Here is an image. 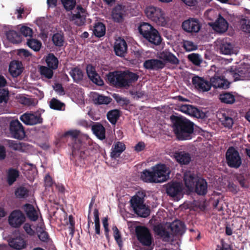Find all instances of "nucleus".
Masks as SVG:
<instances>
[{
	"label": "nucleus",
	"instance_id": "obj_1",
	"mask_svg": "<svg viewBox=\"0 0 250 250\" xmlns=\"http://www.w3.org/2000/svg\"><path fill=\"white\" fill-rule=\"evenodd\" d=\"M173 129L179 140H189L193 132L194 125L189 120L179 117L176 118L174 123Z\"/></svg>",
	"mask_w": 250,
	"mask_h": 250
},
{
	"label": "nucleus",
	"instance_id": "obj_2",
	"mask_svg": "<svg viewBox=\"0 0 250 250\" xmlns=\"http://www.w3.org/2000/svg\"><path fill=\"white\" fill-rule=\"evenodd\" d=\"M145 13L146 17L157 26L166 27L168 25L169 18L161 8L148 6L145 8Z\"/></svg>",
	"mask_w": 250,
	"mask_h": 250
},
{
	"label": "nucleus",
	"instance_id": "obj_3",
	"mask_svg": "<svg viewBox=\"0 0 250 250\" xmlns=\"http://www.w3.org/2000/svg\"><path fill=\"white\" fill-rule=\"evenodd\" d=\"M108 82L117 86L125 87L136 81L138 79V75L132 72H113L107 75Z\"/></svg>",
	"mask_w": 250,
	"mask_h": 250
},
{
	"label": "nucleus",
	"instance_id": "obj_4",
	"mask_svg": "<svg viewBox=\"0 0 250 250\" xmlns=\"http://www.w3.org/2000/svg\"><path fill=\"white\" fill-rule=\"evenodd\" d=\"M139 33L149 42L155 45H159L162 41V38L158 31L151 24L143 22L138 27Z\"/></svg>",
	"mask_w": 250,
	"mask_h": 250
},
{
	"label": "nucleus",
	"instance_id": "obj_5",
	"mask_svg": "<svg viewBox=\"0 0 250 250\" xmlns=\"http://www.w3.org/2000/svg\"><path fill=\"white\" fill-rule=\"evenodd\" d=\"M80 134V131L77 129L70 130L65 132L63 136L69 135L74 139L72 145V153L74 156H78L81 158H84V148L85 144L83 143L78 138Z\"/></svg>",
	"mask_w": 250,
	"mask_h": 250
},
{
	"label": "nucleus",
	"instance_id": "obj_6",
	"mask_svg": "<svg viewBox=\"0 0 250 250\" xmlns=\"http://www.w3.org/2000/svg\"><path fill=\"white\" fill-rule=\"evenodd\" d=\"M131 207L139 216L146 217L149 214V209L144 203L143 193L138 192L130 200Z\"/></svg>",
	"mask_w": 250,
	"mask_h": 250
},
{
	"label": "nucleus",
	"instance_id": "obj_7",
	"mask_svg": "<svg viewBox=\"0 0 250 250\" xmlns=\"http://www.w3.org/2000/svg\"><path fill=\"white\" fill-rule=\"evenodd\" d=\"M226 71L222 69L215 73L214 76L210 79L211 86L215 88L227 89L229 86L230 83L226 78L230 76L226 75Z\"/></svg>",
	"mask_w": 250,
	"mask_h": 250
},
{
	"label": "nucleus",
	"instance_id": "obj_8",
	"mask_svg": "<svg viewBox=\"0 0 250 250\" xmlns=\"http://www.w3.org/2000/svg\"><path fill=\"white\" fill-rule=\"evenodd\" d=\"M88 16L86 9L81 5H78L75 9L71 12L70 16V21L75 25L81 26L86 22V18Z\"/></svg>",
	"mask_w": 250,
	"mask_h": 250
},
{
	"label": "nucleus",
	"instance_id": "obj_9",
	"mask_svg": "<svg viewBox=\"0 0 250 250\" xmlns=\"http://www.w3.org/2000/svg\"><path fill=\"white\" fill-rule=\"evenodd\" d=\"M136 233L139 241L143 245L148 247L146 249H144L143 250H152V238L148 229L144 227H137Z\"/></svg>",
	"mask_w": 250,
	"mask_h": 250
},
{
	"label": "nucleus",
	"instance_id": "obj_10",
	"mask_svg": "<svg viewBox=\"0 0 250 250\" xmlns=\"http://www.w3.org/2000/svg\"><path fill=\"white\" fill-rule=\"evenodd\" d=\"M226 75H230L235 81L249 80L250 77V65L244 64L235 71L227 70Z\"/></svg>",
	"mask_w": 250,
	"mask_h": 250
},
{
	"label": "nucleus",
	"instance_id": "obj_11",
	"mask_svg": "<svg viewBox=\"0 0 250 250\" xmlns=\"http://www.w3.org/2000/svg\"><path fill=\"white\" fill-rule=\"evenodd\" d=\"M154 172L156 183H163L169 178L170 169L164 164H157L151 168Z\"/></svg>",
	"mask_w": 250,
	"mask_h": 250
},
{
	"label": "nucleus",
	"instance_id": "obj_12",
	"mask_svg": "<svg viewBox=\"0 0 250 250\" xmlns=\"http://www.w3.org/2000/svg\"><path fill=\"white\" fill-rule=\"evenodd\" d=\"M227 164L230 167L237 168L242 164V160L239 153L234 147H229L226 154Z\"/></svg>",
	"mask_w": 250,
	"mask_h": 250
},
{
	"label": "nucleus",
	"instance_id": "obj_13",
	"mask_svg": "<svg viewBox=\"0 0 250 250\" xmlns=\"http://www.w3.org/2000/svg\"><path fill=\"white\" fill-rule=\"evenodd\" d=\"M216 45L220 52L224 55L237 54L238 50L234 48L229 40L228 38L219 39L217 40Z\"/></svg>",
	"mask_w": 250,
	"mask_h": 250
},
{
	"label": "nucleus",
	"instance_id": "obj_14",
	"mask_svg": "<svg viewBox=\"0 0 250 250\" xmlns=\"http://www.w3.org/2000/svg\"><path fill=\"white\" fill-rule=\"evenodd\" d=\"M182 184L179 182H172L167 184L166 187L167 193L170 196L178 201L183 196Z\"/></svg>",
	"mask_w": 250,
	"mask_h": 250
},
{
	"label": "nucleus",
	"instance_id": "obj_15",
	"mask_svg": "<svg viewBox=\"0 0 250 250\" xmlns=\"http://www.w3.org/2000/svg\"><path fill=\"white\" fill-rule=\"evenodd\" d=\"M183 30L189 33H197L201 30L202 24L197 18H191L184 21L182 24Z\"/></svg>",
	"mask_w": 250,
	"mask_h": 250
},
{
	"label": "nucleus",
	"instance_id": "obj_16",
	"mask_svg": "<svg viewBox=\"0 0 250 250\" xmlns=\"http://www.w3.org/2000/svg\"><path fill=\"white\" fill-rule=\"evenodd\" d=\"M20 120L25 125H33L42 123L41 114L38 112H26L20 117Z\"/></svg>",
	"mask_w": 250,
	"mask_h": 250
},
{
	"label": "nucleus",
	"instance_id": "obj_17",
	"mask_svg": "<svg viewBox=\"0 0 250 250\" xmlns=\"http://www.w3.org/2000/svg\"><path fill=\"white\" fill-rule=\"evenodd\" d=\"M9 130L12 136L14 138L21 140L25 136L22 125L18 120L10 122Z\"/></svg>",
	"mask_w": 250,
	"mask_h": 250
},
{
	"label": "nucleus",
	"instance_id": "obj_18",
	"mask_svg": "<svg viewBox=\"0 0 250 250\" xmlns=\"http://www.w3.org/2000/svg\"><path fill=\"white\" fill-rule=\"evenodd\" d=\"M25 216L19 210H14L11 212L9 216V223L13 227L18 228L25 221Z\"/></svg>",
	"mask_w": 250,
	"mask_h": 250
},
{
	"label": "nucleus",
	"instance_id": "obj_19",
	"mask_svg": "<svg viewBox=\"0 0 250 250\" xmlns=\"http://www.w3.org/2000/svg\"><path fill=\"white\" fill-rule=\"evenodd\" d=\"M192 82L195 87L200 91H208L211 87L210 82L199 76L193 77Z\"/></svg>",
	"mask_w": 250,
	"mask_h": 250
},
{
	"label": "nucleus",
	"instance_id": "obj_20",
	"mask_svg": "<svg viewBox=\"0 0 250 250\" xmlns=\"http://www.w3.org/2000/svg\"><path fill=\"white\" fill-rule=\"evenodd\" d=\"M199 177L191 171H187L184 174V180L186 188L189 191L194 189L195 184Z\"/></svg>",
	"mask_w": 250,
	"mask_h": 250
},
{
	"label": "nucleus",
	"instance_id": "obj_21",
	"mask_svg": "<svg viewBox=\"0 0 250 250\" xmlns=\"http://www.w3.org/2000/svg\"><path fill=\"white\" fill-rule=\"evenodd\" d=\"M179 110L183 113L197 118L204 117V113L195 107L189 104H182L179 106Z\"/></svg>",
	"mask_w": 250,
	"mask_h": 250
},
{
	"label": "nucleus",
	"instance_id": "obj_22",
	"mask_svg": "<svg viewBox=\"0 0 250 250\" xmlns=\"http://www.w3.org/2000/svg\"><path fill=\"white\" fill-rule=\"evenodd\" d=\"M208 24L218 33L225 32L228 29L229 24L222 16H219L214 22H209Z\"/></svg>",
	"mask_w": 250,
	"mask_h": 250
},
{
	"label": "nucleus",
	"instance_id": "obj_23",
	"mask_svg": "<svg viewBox=\"0 0 250 250\" xmlns=\"http://www.w3.org/2000/svg\"><path fill=\"white\" fill-rule=\"evenodd\" d=\"M127 49L125 41L120 38L117 39L114 44V50L116 55L123 57L126 54Z\"/></svg>",
	"mask_w": 250,
	"mask_h": 250
},
{
	"label": "nucleus",
	"instance_id": "obj_24",
	"mask_svg": "<svg viewBox=\"0 0 250 250\" xmlns=\"http://www.w3.org/2000/svg\"><path fill=\"white\" fill-rule=\"evenodd\" d=\"M86 72L89 79L95 84L101 86L104 83L100 76L96 73L95 68L88 64L86 67Z\"/></svg>",
	"mask_w": 250,
	"mask_h": 250
},
{
	"label": "nucleus",
	"instance_id": "obj_25",
	"mask_svg": "<svg viewBox=\"0 0 250 250\" xmlns=\"http://www.w3.org/2000/svg\"><path fill=\"white\" fill-rule=\"evenodd\" d=\"M158 58L165 62H169L172 64L177 65L179 63L177 58L171 52L165 50L158 54Z\"/></svg>",
	"mask_w": 250,
	"mask_h": 250
},
{
	"label": "nucleus",
	"instance_id": "obj_26",
	"mask_svg": "<svg viewBox=\"0 0 250 250\" xmlns=\"http://www.w3.org/2000/svg\"><path fill=\"white\" fill-rule=\"evenodd\" d=\"M165 65V63L163 61L157 59H149L144 62V67L151 70L162 69Z\"/></svg>",
	"mask_w": 250,
	"mask_h": 250
},
{
	"label": "nucleus",
	"instance_id": "obj_27",
	"mask_svg": "<svg viewBox=\"0 0 250 250\" xmlns=\"http://www.w3.org/2000/svg\"><path fill=\"white\" fill-rule=\"evenodd\" d=\"M9 246L17 250H21L26 248V242L21 237L12 238L8 240Z\"/></svg>",
	"mask_w": 250,
	"mask_h": 250
},
{
	"label": "nucleus",
	"instance_id": "obj_28",
	"mask_svg": "<svg viewBox=\"0 0 250 250\" xmlns=\"http://www.w3.org/2000/svg\"><path fill=\"white\" fill-rule=\"evenodd\" d=\"M22 70V64L21 62L13 61L9 65V72L14 77H16L20 75L21 73Z\"/></svg>",
	"mask_w": 250,
	"mask_h": 250
},
{
	"label": "nucleus",
	"instance_id": "obj_29",
	"mask_svg": "<svg viewBox=\"0 0 250 250\" xmlns=\"http://www.w3.org/2000/svg\"><path fill=\"white\" fill-rule=\"evenodd\" d=\"M219 120L226 127L230 128L233 124V120L229 112H221L218 114Z\"/></svg>",
	"mask_w": 250,
	"mask_h": 250
},
{
	"label": "nucleus",
	"instance_id": "obj_30",
	"mask_svg": "<svg viewBox=\"0 0 250 250\" xmlns=\"http://www.w3.org/2000/svg\"><path fill=\"white\" fill-rule=\"evenodd\" d=\"M174 157L177 162L182 165H187L191 161L190 155L185 151L175 152L174 154Z\"/></svg>",
	"mask_w": 250,
	"mask_h": 250
},
{
	"label": "nucleus",
	"instance_id": "obj_31",
	"mask_svg": "<svg viewBox=\"0 0 250 250\" xmlns=\"http://www.w3.org/2000/svg\"><path fill=\"white\" fill-rule=\"evenodd\" d=\"M208 185L206 180L199 177L195 186L194 189L199 195H205L207 192Z\"/></svg>",
	"mask_w": 250,
	"mask_h": 250
},
{
	"label": "nucleus",
	"instance_id": "obj_32",
	"mask_svg": "<svg viewBox=\"0 0 250 250\" xmlns=\"http://www.w3.org/2000/svg\"><path fill=\"white\" fill-rule=\"evenodd\" d=\"M23 209L30 220L35 221L38 219V212L32 205L26 204L23 207Z\"/></svg>",
	"mask_w": 250,
	"mask_h": 250
},
{
	"label": "nucleus",
	"instance_id": "obj_33",
	"mask_svg": "<svg viewBox=\"0 0 250 250\" xmlns=\"http://www.w3.org/2000/svg\"><path fill=\"white\" fill-rule=\"evenodd\" d=\"M125 146L124 143L118 142L116 143L112 148L110 156L112 158L116 159L125 150Z\"/></svg>",
	"mask_w": 250,
	"mask_h": 250
},
{
	"label": "nucleus",
	"instance_id": "obj_34",
	"mask_svg": "<svg viewBox=\"0 0 250 250\" xmlns=\"http://www.w3.org/2000/svg\"><path fill=\"white\" fill-rule=\"evenodd\" d=\"M171 231L176 234H183L186 231V228L184 224L179 221H175L170 225Z\"/></svg>",
	"mask_w": 250,
	"mask_h": 250
},
{
	"label": "nucleus",
	"instance_id": "obj_35",
	"mask_svg": "<svg viewBox=\"0 0 250 250\" xmlns=\"http://www.w3.org/2000/svg\"><path fill=\"white\" fill-rule=\"evenodd\" d=\"M141 179L145 182L150 183H157L156 177L153 170H144L141 174Z\"/></svg>",
	"mask_w": 250,
	"mask_h": 250
},
{
	"label": "nucleus",
	"instance_id": "obj_36",
	"mask_svg": "<svg viewBox=\"0 0 250 250\" xmlns=\"http://www.w3.org/2000/svg\"><path fill=\"white\" fill-rule=\"evenodd\" d=\"M92 130L93 133L100 139H104L105 136V129L101 124L96 123L92 126Z\"/></svg>",
	"mask_w": 250,
	"mask_h": 250
},
{
	"label": "nucleus",
	"instance_id": "obj_37",
	"mask_svg": "<svg viewBox=\"0 0 250 250\" xmlns=\"http://www.w3.org/2000/svg\"><path fill=\"white\" fill-rule=\"evenodd\" d=\"M7 39L13 43H19L21 42V36L14 30H9L6 34Z\"/></svg>",
	"mask_w": 250,
	"mask_h": 250
},
{
	"label": "nucleus",
	"instance_id": "obj_38",
	"mask_svg": "<svg viewBox=\"0 0 250 250\" xmlns=\"http://www.w3.org/2000/svg\"><path fill=\"white\" fill-rule=\"evenodd\" d=\"M45 61L47 66L51 69H56L57 68L58 60L53 54H49L46 58Z\"/></svg>",
	"mask_w": 250,
	"mask_h": 250
},
{
	"label": "nucleus",
	"instance_id": "obj_39",
	"mask_svg": "<svg viewBox=\"0 0 250 250\" xmlns=\"http://www.w3.org/2000/svg\"><path fill=\"white\" fill-rule=\"evenodd\" d=\"M105 33V27L104 25L100 22L95 24L93 29V33L97 37H101L104 35Z\"/></svg>",
	"mask_w": 250,
	"mask_h": 250
},
{
	"label": "nucleus",
	"instance_id": "obj_40",
	"mask_svg": "<svg viewBox=\"0 0 250 250\" xmlns=\"http://www.w3.org/2000/svg\"><path fill=\"white\" fill-rule=\"evenodd\" d=\"M219 99L222 102L229 104H233L235 101V96L230 93L220 94Z\"/></svg>",
	"mask_w": 250,
	"mask_h": 250
},
{
	"label": "nucleus",
	"instance_id": "obj_41",
	"mask_svg": "<svg viewBox=\"0 0 250 250\" xmlns=\"http://www.w3.org/2000/svg\"><path fill=\"white\" fill-rule=\"evenodd\" d=\"M69 74L76 83L79 82L83 79V73L79 68H74L70 71Z\"/></svg>",
	"mask_w": 250,
	"mask_h": 250
},
{
	"label": "nucleus",
	"instance_id": "obj_42",
	"mask_svg": "<svg viewBox=\"0 0 250 250\" xmlns=\"http://www.w3.org/2000/svg\"><path fill=\"white\" fill-rule=\"evenodd\" d=\"M53 69L44 66H41L40 67V72L42 77L50 79L52 78L53 72Z\"/></svg>",
	"mask_w": 250,
	"mask_h": 250
},
{
	"label": "nucleus",
	"instance_id": "obj_43",
	"mask_svg": "<svg viewBox=\"0 0 250 250\" xmlns=\"http://www.w3.org/2000/svg\"><path fill=\"white\" fill-rule=\"evenodd\" d=\"M107 117L109 121L112 124L115 125L120 117L119 111L117 109L111 110L108 112Z\"/></svg>",
	"mask_w": 250,
	"mask_h": 250
},
{
	"label": "nucleus",
	"instance_id": "obj_44",
	"mask_svg": "<svg viewBox=\"0 0 250 250\" xmlns=\"http://www.w3.org/2000/svg\"><path fill=\"white\" fill-rule=\"evenodd\" d=\"M19 176V171L15 169H10L7 172V182L12 185Z\"/></svg>",
	"mask_w": 250,
	"mask_h": 250
},
{
	"label": "nucleus",
	"instance_id": "obj_45",
	"mask_svg": "<svg viewBox=\"0 0 250 250\" xmlns=\"http://www.w3.org/2000/svg\"><path fill=\"white\" fill-rule=\"evenodd\" d=\"M27 45L35 51H38L41 48L42 42L36 39H30L27 42Z\"/></svg>",
	"mask_w": 250,
	"mask_h": 250
},
{
	"label": "nucleus",
	"instance_id": "obj_46",
	"mask_svg": "<svg viewBox=\"0 0 250 250\" xmlns=\"http://www.w3.org/2000/svg\"><path fill=\"white\" fill-rule=\"evenodd\" d=\"M52 41L56 46H62L64 43V38L61 34L56 33L53 36Z\"/></svg>",
	"mask_w": 250,
	"mask_h": 250
},
{
	"label": "nucleus",
	"instance_id": "obj_47",
	"mask_svg": "<svg viewBox=\"0 0 250 250\" xmlns=\"http://www.w3.org/2000/svg\"><path fill=\"white\" fill-rule=\"evenodd\" d=\"M95 223V230L97 234H100V225L99 219V211L97 208H95L93 211Z\"/></svg>",
	"mask_w": 250,
	"mask_h": 250
},
{
	"label": "nucleus",
	"instance_id": "obj_48",
	"mask_svg": "<svg viewBox=\"0 0 250 250\" xmlns=\"http://www.w3.org/2000/svg\"><path fill=\"white\" fill-rule=\"evenodd\" d=\"M205 16L208 20L213 21L216 18L217 19L218 17L220 15L219 14L217 10L211 9L206 11Z\"/></svg>",
	"mask_w": 250,
	"mask_h": 250
},
{
	"label": "nucleus",
	"instance_id": "obj_49",
	"mask_svg": "<svg viewBox=\"0 0 250 250\" xmlns=\"http://www.w3.org/2000/svg\"><path fill=\"white\" fill-rule=\"evenodd\" d=\"M83 92L82 89H76L74 92L73 100L78 103H82L84 100Z\"/></svg>",
	"mask_w": 250,
	"mask_h": 250
},
{
	"label": "nucleus",
	"instance_id": "obj_50",
	"mask_svg": "<svg viewBox=\"0 0 250 250\" xmlns=\"http://www.w3.org/2000/svg\"><path fill=\"white\" fill-rule=\"evenodd\" d=\"M51 108L55 110H62L64 104L55 98H53L49 103Z\"/></svg>",
	"mask_w": 250,
	"mask_h": 250
},
{
	"label": "nucleus",
	"instance_id": "obj_51",
	"mask_svg": "<svg viewBox=\"0 0 250 250\" xmlns=\"http://www.w3.org/2000/svg\"><path fill=\"white\" fill-rule=\"evenodd\" d=\"M241 30L245 33H250V21L242 19L240 21Z\"/></svg>",
	"mask_w": 250,
	"mask_h": 250
},
{
	"label": "nucleus",
	"instance_id": "obj_52",
	"mask_svg": "<svg viewBox=\"0 0 250 250\" xmlns=\"http://www.w3.org/2000/svg\"><path fill=\"white\" fill-rule=\"evenodd\" d=\"M188 58L190 62L196 65H200L202 62L201 57L198 54L192 53L189 54Z\"/></svg>",
	"mask_w": 250,
	"mask_h": 250
},
{
	"label": "nucleus",
	"instance_id": "obj_53",
	"mask_svg": "<svg viewBox=\"0 0 250 250\" xmlns=\"http://www.w3.org/2000/svg\"><path fill=\"white\" fill-rule=\"evenodd\" d=\"M20 102L21 104L27 106H35L37 103L36 100H34L30 98L25 97L24 96L20 98Z\"/></svg>",
	"mask_w": 250,
	"mask_h": 250
},
{
	"label": "nucleus",
	"instance_id": "obj_54",
	"mask_svg": "<svg viewBox=\"0 0 250 250\" xmlns=\"http://www.w3.org/2000/svg\"><path fill=\"white\" fill-rule=\"evenodd\" d=\"M183 46L185 50L188 52L195 50L197 48V45L189 41H185L183 42Z\"/></svg>",
	"mask_w": 250,
	"mask_h": 250
},
{
	"label": "nucleus",
	"instance_id": "obj_55",
	"mask_svg": "<svg viewBox=\"0 0 250 250\" xmlns=\"http://www.w3.org/2000/svg\"><path fill=\"white\" fill-rule=\"evenodd\" d=\"M28 191L27 189L23 187H20L15 191V195L17 197L23 198L27 197Z\"/></svg>",
	"mask_w": 250,
	"mask_h": 250
},
{
	"label": "nucleus",
	"instance_id": "obj_56",
	"mask_svg": "<svg viewBox=\"0 0 250 250\" xmlns=\"http://www.w3.org/2000/svg\"><path fill=\"white\" fill-rule=\"evenodd\" d=\"M62 2L64 7L67 11L72 10L76 5V0H62Z\"/></svg>",
	"mask_w": 250,
	"mask_h": 250
},
{
	"label": "nucleus",
	"instance_id": "obj_57",
	"mask_svg": "<svg viewBox=\"0 0 250 250\" xmlns=\"http://www.w3.org/2000/svg\"><path fill=\"white\" fill-rule=\"evenodd\" d=\"M98 104H108L110 103L111 99L102 95H98L95 99Z\"/></svg>",
	"mask_w": 250,
	"mask_h": 250
},
{
	"label": "nucleus",
	"instance_id": "obj_58",
	"mask_svg": "<svg viewBox=\"0 0 250 250\" xmlns=\"http://www.w3.org/2000/svg\"><path fill=\"white\" fill-rule=\"evenodd\" d=\"M154 231L157 235L161 237H166V232L162 226L160 225L155 226Z\"/></svg>",
	"mask_w": 250,
	"mask_h": 250
},
{
	"label": "nucleus",
	"instance_id": "obj_59",
	"mask_svg": "<svg viewBox=\"0 0 250 250\" xmlns=\"http://www.w3.org/2000/svg\"><path fill=\"white\" fill-rule=\"evenodd\" d=\"M20 30L21 34L25 37H31L32 35V30L28 27L22 26Z\"/></svg>",
	"mask_w": 250,
	"mask_h": 250
},
{
	"label": "nucleus",
	"instance_id": "obj_60",
	"mask_svg": "<svg viewBox=\"0 0 250 250\" xmlns=\"http://www.w3.org/2000/svg\"><path fill=\"white\" fill-rule=\"evenodd\" d=\"M67 225L69 233L72 236L74 231V222L73 220V217L71 215L69 216V224H68Z\"/></svg>",
	"mask_w": 250,
	"mask_h": 250
},
{
	"label": "nucleus",
	"instance_id": "obj_61",
	"mask_svg": "<svg viewBox=\"0 0 250 250\" xmlns=\"http://www.w3.org/2000/svg\"><path fill=\"white\" fill-rule=\"evenodd\" d=\"M8 95V91L3 89H0V103L2 102L6 103L7 101Z\"/></svg>",
	"mask_w": 250,
	"mask_h": 250
},
{
	"label": "nucleus",
	"instance_id": "obj_62",
	"mask_svg": "<svg viewBox=\"0 0 250 250\" xmlns=\"http://www.w3.org/2000/svg\"><path fill=\"white\" fill-rule=\"evenodd\" d=\"M46 19L44 18H40L37 20V25L41 27L42 29H45L47 26Z\"/></svg>",
	"mask_w": 250,
	"mask_h": 250
},
{
	"label": "nucleus",
	"instance_id": "obj_63",
	"mask_svg": "<svg viewBox=\"0 0 250 250\" xmlns=\"http://www.w3.org/2000/svg\"><path fill=\"white\" fill-rule=\"evenodd\" d=\"M216 250H231L229 245L222 240L220 245H218Z\"/></svg>",
	"mask_w": 250,
	"mask_h": 250
},
{
	"label": "nucleus",
	"instance_id": "obj_64",
	"mask_svg": "<svg viewBox=\"0 0 250 250\" xmlns=\"http://www.w3.org/2000/svg\"><path fill=\"white\" fill-rule=\"evenodd\" d=\"M18 55L21 57L26 58L31 55L30 53L27 50L21 49L18 50Z\"/></svg>",
	"mask_w": 250,
	"mask_h": 250
}]
</instances>
